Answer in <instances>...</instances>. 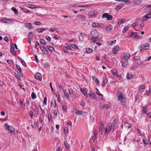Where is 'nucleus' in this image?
I'll list each match as a JSON object with an SVG mask.
<instances>
[{"label": "nucleus", "instance_id": "1", "mask_svg": "<svg viewBox=\"0 0 151 151\" xmlns=\"http://www.w3.org/2000/svg\"><path fill=\"white\" fill-rule=\"evenodd\" d=\"M116 96L118 98V100L121 102L122 105H125L126 104V99L123 95L121 92H118Z\"/></svg>", "mask_w": 151, "mask_h": 151}, {"label": "nucleus", "instance_id": "2", "mask_svg": "<svg viewBox=\"0 0 151 151\" xmlns=\"http://www.w3.org/2000/svg\"><path fill=\"white\" fill-rule=\"evenodd\" d=\"M91 34L92 36L91 42H96V39L99 36V32L96 30H94L91 31Z\"/></svg>", "mask_w": 151, "mask_h": 151}, {"label": "nucleus", "instance_id": "3", "mask_svg": "<svg viewBox=\"0 0 151 151\" xmlns=\"http://www.w3.org/2000/svg\"><path fill=\"white\" fill-rule=\"evenodd\" d=\"M5 127L6 129H8L9 131V133L11 135H12L14 133L15 131L14 129L11 126H9L7 124H5Z\"/></svg>", "mask_w": 151, "mask_h": 151}, {"label": "nucleus", "instance_id": "4", "mask_svg": "<svg viewBox=\"0 0 151 151\" xmlns=\"http://www.w3.org/2000/svg\"><path fill=\"white\" fill-rule=\"evenodd\" d=\"M102 17L103 18H107V20H111L113 18V17L111 15L107 13H104L102 16Z\"/></svg>", "mask_w": 151, "mask_h": 151}, {"label": "nucleus", "instance_id": "5", "mask_svg": "<svg viewBox=\"0 0 151 151\" xmlns=\"http://www.w3.org/2000/svg\"><path fill=\"white\" fill-rule=\"evenodd\" d=\"M150 45L148 43L142 45L140 47V50H147L149 49Z\"/></svg>", "mask_w": 151, "mask_h": 151}, {"label": "nucleus", "instance_id": "6", "mask_svg": "<svg viewBox=\"0 0 151 151\" xmlns=\"http://www.w3.org/2000/svg\"><path fill=\"white\" fill-rule=\"evenodd\" d=\"M129 37H134L136 39H139L140 38V37L137 35V33L136 32H133L129 36Z\"/></svg>", "mask_w": 151, "mask_h": 151}, {"label": "nucleus", "instance_id": "7", "mask_svg": "<svg viewBox=\"0 0 151 151\" xmlns=\"http://www.w3.org/2000/svg\"><path fill=\"white\" fill-rule=\"evenodd\" d=\"M119 49V47L118 45L115 46L112 50L113 53L116 54Z\"/></svg>", "mask_w": 151, "mask_h": 151}, {"label": "nucleus", "instance_id": "8", "mask_svg": "<svg viewBox=\"0 0 151 151\" xmlns=\"http://www.w3.org/2000/svg\"><path fill=\"white\" fill-rule=\"evenodd\" d=\"M35 77L36 79L38 80L39 81L42 80L41 74L39 73H37L35 75Z\"/></svg>", "mask_w": 151, "mask_h": 151}, {"label": "nucleus", "instance_id": "9", "mask_svg": "<svg viewBox=\"0 0 151 151\" xmlns=\"http://www.w3.org/2000/svg\"><path fill=\"white\" fill-rule=\"evenodd\" d=\"M122 66L123 67H125L127 66L128 63V60L123 59L122 60Z\"/></svg>", "mask_w": 151, "mask_h": 151}, {"label": "nucleus", "instance_id": "10", "mask_svg": "<svg viewBox=\"0 0 151 151\" xmlns=\"http://www.w3.org/2000/svg\"><path fill=\"white\" fill-rule=\"evenodd\" d=\"M75 113L76 114L78 115H86L87 114L86 112L78 110H76Z\"/></svg>", "mask_w": 151, "mask_h": 151}, {"label": "nucleus", "instance_id": "11", "mask_svg": "<svg viewBox=\"0 0 151 151\" xmlns=\"http://www.w3.org/2000/svg\"><path fill=\"white\" fill-rule=\"evenodd\" d=\"M34 35V34L32 32H30L29 33L28 38L29 41V43L30 44V40L33 38Z\"/></svg>", "mask_w": 151, "mask_h": 151}, {"label": "nucleus", "instance_id": "12", "mask_svg": "<svg viewBox=\"0 0 151 151\" xmlns=\"http://www.w3.org/2000/svg\"><path fill=\"white\" fill-rule=\"evenodd\" d=\"M24 26L25 28L29 29H31L32 28L31 24L30 23L24 24Z\"/></svg>", "mask_w": 151, "mask_h": 151}, {"label": "nucleus", "instance_id": "13", "mask_svg": "<svg viewBox=\"0 0 151 151\" xmlns=\"http://www.w3.org/2000/svg\"><path fill=\"white\" fill-rule=\"evenodd\" d=\"M130 57V54L129 53L127 52L124 54L123 58L124 59H125L128 60V59Z\"/></svg>", "mask_w": 151, "mask_h": 151}, {"label": "nucleus", "instance_id": "14", "mask_svg": "<svg viewBox=\"0 0 151 151\" xmlns=\"http://www.w3.org/2000/svg\"><path fill=\"white\" fill-rule=\"evenodd\" d=\"M12 21L11 19H3L1 20L2 22L8 23L11 22Z\"/></svg>", "mask_w": 151, "mask_h": 151}, {"label": "nucleus", "instance_id": "15", "mask_svg": "<svg viewBox=\"0 0 151 151\" xmlns=\"http://www.w3.org/2000/svg\"><path fill=\"white\" fill-rule=\"evenodd\" d=\"M99 130L101 132V134H102L104 130V126L102 122H100L99 123Z\"/></svg>", "mask_w": 151, "mask_h": 151}, {"label": "nucleus", "instance_id": "16", "mask_svg": "<svg viewBox=\"0 0 151 151\" xmlns=\"http://www.w3.org/2000/svg\"><path fill=\"white\" fill-rule=\"evenodd\" d=\"M117 23L119 25H121L124 23L125 21V19H118Z\"/></svg>", "mask_w": 151, "mask_h": 151}, {"label": "nucleus", "instance_id": "17", "mask_svg": "<svg viewBox=\"0 0 151 151\" xmlns=\"http://www.w3.org/2000/svg\"><path fill=\"white\" fill-rule=\"evenodd\" d=\"M151 18V13L146 14L145 17H143L144 20L146 21L147 20V19H150Z\"/></svg>", "mask_w": 151, "mask_h": 151}, {"label": "nucleus", "instance_id": "18", "mask_svg": "<svg viewBox=\"0 0 151 151\" xmlns=\"http://www.w3.org/2000/svg\"><path fill=\"white\" fill-rule=\"evenodd\" d=\"M81 91L85 96H88V94H87L86 91L85 89L83 88H81Z\"/></svg>", "mask_w": 151, "mask_h": 151}, {"label": "nucleus", "instance_id": "19", "mask_svg": "<svg viewBox=\"0 0 151 151\" xmlns=\"http://www.w3.org/2000/svg\"><path fill=\"white\" fill-rule=\"evenodd\" d=\"M134 3L137 5H140L142 3V0H133Z\"/></svg>", "mask_w": 151, "mask_h": 151}, {"label": "nucleus", "instance_id": "20", "mask_svg": "<svg viewBox=\"0 0 151 151\" xmlns=\"http://www.w3.org/2000/svg\"><path fill=\"white\" fill-rule=\"evenodd\" d=\"M124 127L126 129H128L129 128L131 127V125L127 122L125 123L124 125Z\"/></svg>", "mask_w": 151, "mask_h": 151}, {"label": "nucleus", "instance_id": "21", "mask_svg": "<svg viewBox=\"0 0 151 151\" xmlns=\"http://www.w3.org/2000/svg\"><path fill=\"white\" fill-rule=\"evenodd\" d=\"M112 29L113 28L111 25H109L108 26H106L105 27V29L107 32H110L111 31Z\"/></svg>", "mask_w": 151, "mask_h": 151}, {"label": "nucleus", "instance_id": "22", "mask_svg": "<svg viewBox=\"0 0 151 151\" xmlns=\"http://www.w3.org/2000/svg\"><path fill=\"white\" fill-rule=\"evenodd\" d=\"M111 128V126L108 125L106 128L105 129V132L106 133H109L110 132Z\"/></svg>", "mask_w": 151, "mask_h": 151}, {"label": "nucleus", "instance_id": "23", "mask_svg": "<svg viewBox=\"0 0 151 151\" xmlns=\"http://www.w3.org/2000/svg\"><path fill=\"white\" fill-rule=\"evenodd\" d=\"M124 6V5L122 4H121L119 5L116 7L115 9L116 10H118L122 8V7H123Z\"/></svg>", "mask_w": 151, "mask_h": 151}, {"label": "nucleus", "instance_id": "24", "mask_svg": "<svg viewBox=\"0 0 151 151\" xmlns=\"http://www.w3.org/2000/svg\"><path fill=\"white\" fill-rule=\"evenodd\" d=\"M86 51L87 53L89 54L92 52L93 51V50L92 48H88L86 49Z\"/></svg>", "mask_w": 151, "mask_h": 151}, {"label": "nucleus", "instance_id": "25", "mask_svg": "<svg viewBox=\"0 0 151 151\" xmlns=\"http://www.w3.org/2000/svg\"><path fill=\"white\" fill-rule=\"evenodd\" d=\"M27 7L28 8L31 9H34L36 8V6L34 5L28 4L27 6Z\"/></svg>", "mask_w": 151, "mask_h": 151}, {"label": "nucleus", "instance_id": "26", "mask_svg": "<svg viewBox=\"0 0 151 151\" xmlns=\"http://www.w3.org/2000/svg\"><path fill=\"white\" fill-rule=\"evenodd\" d=\"M46 29L43 28H41L39 29H36L37 32L38 33H40L42 32L44 30H46Z\"/></svg>", "mask_w": 151, "mask_h": 151}, {"label": "nucleus", "instance_id": "27", "mask_svg": "<svg viewBox=\"0 0 151 151\" xmlns=\"http://www.w3.org/2000/svg\"><path fill=\"white\" fill-rule=\"evenodd\" d=\"M92 26L93 27H100L99 24L98 23H94L92 24Z\"/></svg>", "mask_w": 151, "mask_h": 151}, {"label": "nucleus", "instance_id": "28", "mask_svg": "<svg viewBox=\"0 0 151 151\" xmlns=\"http://www.w3.org/2000/svg\"><path fill=\"white\" fill-rule=\"evenodd\" d=\"M89 95L92 97L93 99H96L95 94L93 93H90L89 94Z\"/></svg>", "mask_w": 151, "mask_h": 151}, {"label": "nucleus", "instance_id": "29", "mask_svg": "<svg viewBox=\"0 0 151 151\" xmlns=\"http://www.w3.org/2000/svg\"><path fill=\"white\" fill-rule=\"evenodd\" d=\"M51 104L54 108H55L56 106V101L54 100H52L51 102Z\"/></svg>", "mask_w": 151, "mask_h": 151}, {"label": "nucleus", "instance_id": "30", "mask_svg": "<svg viewBox=\"0 0 151 151\" xmlns=\"http://www.w3.org/2000/svg\"><path fill=\"white\" fill-rule=\"evenodd\" d=\"M64 96L66 97V98L68 99H69V94L66 90L64 92Z\"/></svg>", "mask_w": 151, "mask_h": 151}, {"label": "nucleus", "instance_id": "31", "mask_svg": "<svg viewBox=\"0 0 151 151\" xmlns=\"http://www.w3.org/2000/svg\"><path fill=\"white\" fill-rule=\"evenodd\" d=\"M145 86L143 85L140 86L139 88V90L140 91H142L145 88Z\"/></svg>", "mask_w": 151, "mask_h": 151}, {"label": "nucleus", "instance_id": "32", "mask_svg": "<svg viewBox=\"0 0 151 151\" xmlns=\"http://www.w3.org/2000/svg\"><path fill=\"white\" fill-rule=\"evenodd\" d=\"M101 108H102L103 109H107L109 108L108 105L107 104H104L100 106Z\"/></svg>", "mask_w": 151, "mask_h": 151}, {"label": "nucleus", "instance_id": "33", "mask_svg": "<svg viewBox=\"0 0 151 151\" xmlns=\"http://www.w3.org/2000/svg\"><path fill=\"white\" fill-rule=\"evenodd\" d=\"M97 134L98 132L97 131H95L94 132L93 135L92 137V138L94 139V140H95L96 138Z\"/></svg>", "mask_w": 151, "mask_h": 151}, {"label": "nucleus", "instance_id": "34", "mask_svg": "<svg viewBox=\"0 0 151 151\" xmlns=\"http://www.w3.org/2000/svg\"><path fill=\"white\" fill-rule=\"evenodd\" d=\"M12 10L14 11L15 14L16 15H18V12L16 9L14 7H12Z\"/></svg>", "mask_w": 151, "mask_h": 151}, {"label": "nucleus", "instance_id": "35", "mask_svg": "<svg viewBox=\"0 0 151 151\" xmlns=\"http://www.w3.org/2000/svg\"><path fill=\"white\" fill-rule=\"evenodd\" d=\"M64 133L66 135V136H67V134L68 133L67 127H65L64 128Z\"/></svg>", "mask_w": 151, "mask_h": 151}, {"label": "nucleus", "instance_id": "36", "mask_svg": "<svg viewBox=\"0 0 151 151\" xmlns=\"http://www.w3.org/2000/svg\"><path fill=\"white\" fill-rule=\"evenodd\" d=\"M78 6L79 7H85V9H88L89 7H90V6L88 5H79Z\"/></svg>", "mask_w": 151, "mask_h": 151}, {"label": "nucleus", "instance_id": "37", "mask_svg": "<svg viewBox=\"0 0 151 151\" xmlns=\"http://www.w3.org/2000/svg\"><path fill=\"white\" fill-rule=\"evenodd\" d=\"M108 81L106 79H103V81L102 83V85L104 86L107 83Z\"/></svg>", "mask_w": 151, "mask_h": 151}, {"label": "nucleus", "instance_id": "38", "mask_svg": "<svg viewBox=\"0 0 151 151\" xmlns=\"http://www.w3.org/2000/svg\"><path fill=\"white\" fill-rule=\"evenodd\" d=\"M139 60H140L138 61L137 63V64L138 65H140L142 64L144 62L143 60H141L140 59Z\"/></svg>", "mask_w": 151, "mask_h": 151}, {"label": "nucleus", "instance_id": "39", "mask_svg": "<svg viewBox=\"0 0 151 151\" xmlns=\"http://www.w3.org/2000/svg\"><path fill=\"white\" fill-rule=\"evenodd\" d=\"M47 47L48 49L51 51H52L54 50V48L51 46H47Z\"/></svg>", "mask_w": 151, "mask_h": 151}, {"label": "nucleus", "instance_id": "40", "mask_svg": "<svg viewBox=\"0 0 151 151\" xmlns=\"http://www.w3.org/2000/svg\"><path fill=\"white\" fill-rule=\"evenodd\" d=\"M64 145L67 149H69L70 148V145H69L67 144V142L66 141H65L64 142Z\"/></svg>", "mask_w": 151, "mask_h": 151}, {"label": "nucleus", "instance_id": "41", "mask_svg": "<svg viewBox=\"0 0 151 151\" xmlns=\"http://www.w3.org/2000/svg\"><path fill=\"white\" fill-rule=\"evenodd\" d=\"M40 43L42 45H45V40L42 39H41L40 40Z\"/></svg>", "mask_w": 151, "mask_h": 151}, {"label": "nucleus", "instance_id": "42", "mask_svg": "<svg viewBox=\"0 0 151 151\" xmlns=\"http://www.w3.org/2000/svg\"><path fill=\"white\" fill-rule=\"evenodd\" d=\"M40 47V49H41V50L42 51L45 52L47 50L45 47Z\"/></svg>", "mask_w": 151, "mask_h": 151}, {"label": "nucleus", "instance_id": "43", "mask_svg": "<svg viewBox=\"0 0 151 151\" xmlns=\"http://www.w3.org/2000/svg\"><path fill=\"white\" fill-rule=\"evenodd\" d=\"M126 77H127V79H128L129 80H130L131 79L132 76V75H131L127 74V75Z\"/></svg>", "mask_w": 151, "mask_h": 151}, {"label": "nucleus", "instance_id": "44", "mask_svg": "<svg viewBox=\"0 0 151 151\" xmlns=\"http://www.w3.org/2000/svg\"><path fill=\"white\" fill-rule=\"evenodd\" d=\"M129 27L128 26H126L123 30V33H125L128 29Z\"/></svg>", "mask_w": 151, "mask_h": 151}, {"label": "nucleus", "instance_id": "45", "mask_svg": "<svg viewBox=\"0 0 151 151\" xmlns=\"http://www.w3.org/2000/svg\"><path fill=\"white\" fill-rule=\"evenodd\" d=\"M32 98L34 99L36 98V95L33 92H32L31 95Z\"/></svg>", "mask_w": 151, "mask_h": 151}, {"label": "nucleus", "instance_id": "46", "mask_svg": "<svg viewBox=\"0 0 151 151\" xmlns=\"http://www.w3.org/2000/svg\"><path fill=\"white\" fill-rule=\"evenodd\" d=\"M17 72L18 74L19 75V76L21 77H22L23 76V74L22 72V70H19L17 71Z\"/></svg>", "mask_w": 151, "mask_h": 151}, {"label": "nucleus", "instance_id": "47", "mask_svg": "<svg viewBox=\"0 0 151 151\" xmlns=\"http://www.w3.org/2000/svg\"><path fill=\"white\" fill-rule=\"evenodd\" d=\"M139 25V24L136 22L132 24V26L133 27H137Z\"/></svg>", "mask_w": 151, "mask_h": 151}, {"label": "nucleus", "instance_id": "48", "mask_svg": "<svg viewBox=\"0 0 151 151\" xmlns=\"http://www.w3.org/2000/svg\"><path fill=\"white\" fill-rule=\"evenodd\" d=\"M71 46L72 47L75 49H76L77 48V45L75 44H72Z\"/></svg>", "mask_w": 151, "mask_h": 151}, {"label": "nucleus", "instance_id": "49", "mask_svg": "<svg viewBox=\"0 0 151 151\" xmlns=\"http://www.w3.org/2000/svg\"><path fill=\"white\" fill-rule=\"evenodd\" d=\"M112 74L113 75L116 76H117V74H118V73L116 70H114V71L112 70Z\"/></svg>", "mask_w": 151, "mask_h": 151}, {"label": "nucleus", "instance_id": "50", "mask_svg": "<svg viewBox=\"0 0 151 151\" xmlns=\"http://www.w3.org/2000/svg\"><path fill=\"white\" fill-rule=\"evenodd\" d=\"M46 39L49 41H51V38L50 37L46 36L45 37Z\"/></svg>", "mask_w": 151, "mask_h": 151}, {"label": "nucleus", "instance_id": "51", "mask_svg": "<svg viewBox=\"0 0 151 151\" xmlns=\"http://www.w3.org/2000/svg\"><path fill=\"white\" fill-rule=\"evenodd\" d=\"M14 47H12V46H11V47H10V51H11V53L12 54H13L14 53Z\"/></svg>", "mask_w": 151, "mask_h": 151}, {"label": "nucleus", "instance_id": "52", "mask_svg": "<svg viewBox=\"0 0 151 151\" xmlns=\"http://www.w3.org/2000/svg\"><path fill=\"white\" fill-rule=\"evenodd\" d=\"M48 118L49 120V122H52V117H51V115H48Z\"/></svg>", "mask_w": 151, "mask_h": 151}, {"label": "nucleus", "instance_id": "53", "mask_svg": "<svg viewBox=\"0 0 151 151\" xmlns=\"http://www.w3.org/2000/svg\"><path fill=\"white\" fill-rule=\"evenodd\" d=\"M140 57L139 56H136L134 57V59L135 60H140Z\"/></svg>", "mask_w": 151, "mask_h": 151}, {"label": "nucleus", "instance_id": "54", "mask_svg": "<svg viewBox=\"0 0 151 151\" xmlns=\"http://www.w3.org/2000/svg\"><path fill=\"white\" fill-rule=\"evenodd\" d=\"M69 92L71 94H73V90L72 88H70L68 90Z\"/></svg>", "mask_w": 151, "mask_h": 151}, {"label": "nucleus", "instance_id": "55", "mask_svg": "<svg viewBox=\"0 0 151 151\" xmlns=\"http://www.w3.org/2000/svg\"><path fill=\"white\" fill-rule=\"evenodd\" d=\"M65 48L66 49H67L68 50H70L71 49V47L69 45H66L65 46Z\"/></svg>", "mask_w": 151, "mask_h": 151}, {"label": "nucleus", "instance_id": "56", "mask_svg": "<svg viewBox=\"0 0 151 151\" xmlns=\"http://www.w3.org/2000/svg\"><path fill=\"white\" fill-rule=\"evenodd\" d=\"M57 29V28L56 27H54L53 28H51L50 29V31L52 32H53L54 31H55Z\"/></svg>", "mask_w": 151, "mask_h": 151}, {"label": "nucleus", "instance_id": "57", "mask_svg": "<svg viewBox=\"0 0 151 151\" xmlns=\"http://www.w3.org/2000/svg\"><path fill=\"white\" fill-rule=\"evenodd\" d=\"M16 67L17 70H21V67H20V66L19 65H18L17 64H16Z\"/></svg>", "mask_w": 151, "mask_h": 151}, {"label": "nucleus", "instance_id": "58", "mask_svg": "<svg viewBox=\"0 0 151 151\" xmlns=\"http://www.w3.org/2000/svg\"><path fill=\"white\" fill-rule=\"evenodd\" d=\"M63 110L65 111L67 109V106L65 105H63L62 106Z\"/></svg>", "mask_w": 151, "mask_h": 151}, {"label": "nucleus", "instance_id": "59", "mask_svg": "<svg viewBox=\"0 0 151 151\" xmlns=\"http://www.w3.org/2000/svg\"><path fill=\"white\" fill-rule=\"evenodd\" d=\"M35 24L37 25H40L41 24V23L40 22L38 21H36L35 22Z\"/></svg>", "mask_w": 151, "mask_h": 151}, {"label": "nucleus", "instance_id": "60", "mask_svg": "<svg viewBox=\"0 0 151 151\" xmlns=\"http://www.w3.org/2000/svg\"><path fill=\"white\" fill-rule=\"evenodd\" d=\"M116 42V40H114L109 44V45L110 46H111L112 45V44L115 43Z\"/></svg>", "mask_w": 151, "mask_h": 151}, {"label": "nucleus", "instance_id": "61", "mask_svg": "<svg viewBox=\"0 0 151 151\" xmlns=\"http://www.w3.org/2000/svg\"><path fill=\"white\" fill-rule=\"evenodd\" d=\"M47 98L46 97H45L44 98V101H43L44 103V104H47Z\"/></svg>", "mask_w": 151, "mask_h": 151}, {"label": "nucleus", "instance_id": "62", "mask_svg": "<svg viewBox=\"0 0 151 151\" xmlns=\"http://www.w3.org/2000/svg\"><path fill=\"white\" fill-rule=\"evenodd\" d=\"M147 111V109H144L142 110V112L143 114H145Z\"/></svg>", "mask_w": 151, "mask_h": 151}, {"label": "nucleus", "instance_id": "63", "mask_svg": "<svg viewBox=\"0 0 151 151\" xmlns=\"http://www.w3.org/2000/svg\"><path fill=\"white\" fill-rule=\"evenodd\" d=\"M115 125H116V122H115V121H114L112 123V124L111 125V127H113V128L114 129Z\"/></svg>", "mask_w": 151, "mask_h": 151}, {"label": "nucleus", "instance_id": "64", "mask_svg": "<svg viewBox=\"0 0 151 151\" xmlns=\"http://www.w3.org/2000/svg\"><path fill=\"white\" fill-rule=\"evenodd\" d=\"M21 62L22 63V64L24 66H26V64L24 62V60H21Z\"/></svg>", "mask_w": 151, "mask_h": 151}]
</instances>
